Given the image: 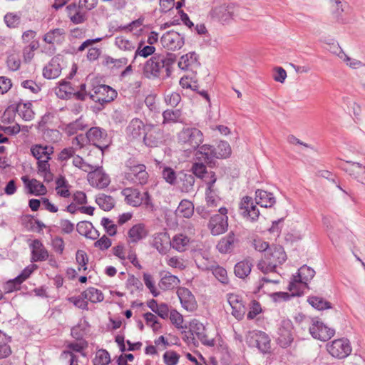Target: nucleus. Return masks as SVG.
Wrapping results in <instances>:
<instances>
[{
    "label": "nucleus",
    "mask_w": 365,
    "mask_h": 365,
    "mask_svg": "<svg viewBox=\"0 0 365 365\" xmlns=\"http://www.w3.org/2000/svg\"><path fill=\"white\" fill-rule=\"evenodd\" d=\"M255 200L262 207L271 208L276 204V197L272 192L258 189L255 191Z\"/></svg>",
    "instance_id": "20"
},
{
    "label": "nucleus",
    "mask_w": 365,
    "mask_h": 365,
    "mask_svg": "<svg viewBox=\"0 0 365 365\" xmlns=\"http://www.w3.org/2000/svg\"><path fill=\"white\" fill-rule=\"evenodd\" d=\"M194 205L188 200H182L176 209L175 213L178 217L190 218L194 214Z\"/></svg>",
    "instance_id": "32"
},
{
    "label": "nucleus",
    "mask_w": 365,
    "mask_h": 365,
    "mask_svg": "<svg viewBox=\"0 0 365 365\" xmlns=\"http://www.w3.org/2000/svg\"><path fill=\"white\" fill-rule=\"evenodd\" d=\"M192 239L183 232L175 234L171 239V247L178 252H185L192 243Z\"/></svg>",
    "instance_id": "22"
},
{
    "label": "nucleus",
    "mask_w": 365,
    "mask_h": 365,
    "mask_svg": "<svg viewBox=\"0 0 365 365\" xmlns=\"http://www.w3.org/2000/svg\"><path fill=\"white\" fill-rule=\"evenodd\" d=\"M227 300L231 308V314L237 320L241 321L244 319L246 307L241 296L230 293L227 295Z\"/></svg>",
    "instance_id": "12"
},
{
    "label": "nucleus",
    "mask_w": 365,
    "mask_h": 365,
    "mask_svg": "<svg viewBox=\"0 0 365 365\" xmlns=\"http://www.w3.org/2000/svg\"><path fill=\"white\" fill-rule=\"evenodd\" d=\"M180 284V280L177 276L168 274L160 279L159 287L161 289L167 291L175 289L178 287Z\"/></svg>",
    "instance_id": "35"
},
{
    "label": "nucleus",
    "mask_w": 365,
    "mask_h": 365,
    "mask_svg": "<svg viewBox=\"0 0 365 365\" xmlns=\"http://www.w3.org/2000/svg\"><path fill=\"white\" fill-rule=\"evenodd\" d=\"M307 302L312 307L317 310H324L331 307L330 302L317 296L309 297Z\"/></svg>",
    "instance_id": "50"
},
{
    "label": "nucleus",
    "mask_w": 365,
    "mask_h": 365,
    "mask_svg": "<svg viewBox=\"0 0 365 365\" xmlns=\"http://www.w3.org/2000/svg\"><path fill=\"white\" fill-rule=\"evenodd\" d=\"M35 36H36L35 31H31V30H29V31H25L23 34V35H22V38H23L24 41H25L26 43H29V42L31 43V51H29L27 58L25 57L26 59H27V60H30V59H31L33 58V56H34L33 51L35 49H36L37 47H38L37 42H33L32 41V40L34 39Z\"/></svg>",
    "instance_id": "53"
},
{
    "label": "nucleus",
    "mask_w": 365,
    "mask_h": 365,
    "mask_svg": "<svg viewBox=\"0 0 365 365\" xmlns=\"http://www.w3.org/2000/svg\"><path fill=\"white\" fill-rule=\"evenodd\" d=\"M56 190L58 195L63 197L70 196L69 185L63 177H59L56 181Z\"/></svg>",
    "instance_id": "52"
},
{
    "label": "nucleus",
    "mask_w": 365,
    "mask_h": 365,
    "mask_svg": "<svg viewBox=\"0 0 365 365\" xmlns=\"http://www.w3.org/2000/svg\"><path fill=\"white\" fill-rule=\"evenodd\" d=\"M305 226L293 227L285 236V241L289 243H293L302 240L304 236Z\"/></svg>",
    "instance_id": "43"
},
{
    "label": "nucleus",
    "mask_w": 365,
    "mask_h": 365,
    "mask_svg": "<svg viewBox=\"0 0 365 365\" xmlns=\"http://www.w3.org/2000/svg\"><path fill=\"white\" fill-rule=\"evenodd\" d=\"M177 295L182 307L187 312H193L197 309V302L195 297L185 287H179L177 290Z\"/></svg>",
    "instance_id": "13"
},
{
    "label": "nucleus",
    "mask_w": 365,
    "mask_h": 365,
    "mask_svg": "<svg viewBox=\"0 0 365 365\" xmlns=\"http://www.w3.org/2000/svg\"><path fill=\"white\" fill-rule=\"evenodd\" d=\"M50 160H43L37 162V173L42 177L44 181L49 182L53 179V175L50 170Z\"/></svg>",
    "instance_id": "42"
},
{
    "label": "nucleus",
    "mask_w": 365,
    "mask_h": 365,
    "mask_svg": "<svg viewBox=\"0 0 365 365\" xmlns=\"http://www.w3.org/2000/svg\"><path fill=\"white\" fill-rule=\"evenodd\" d=\"M212 274L222 284H227L229 282V277L226 269L220 266H216L212 268Z\"/></svg>",
    "instance_id": "62"
},
{
    "label": "nucleus",
    "mask_w": 365,
    "mask_h": 365,
    "mask_svg": "<svg viewBox=\"0 0 365 365\" xmlns=\"http://www.w3.org/2000/svg\"><path fill=\"white\" fill-rule=\"evenodd\" d=\"M110 362V356L106 349H99L96 352L93 359V365H108Z\"/></svg>",
    "instance_id": "51"
},
{
    "label": "nucleus",
    "mask_w": 365,
    "mask_h": 365,
    "mask_svg": "<svg viewBox=\"0 0 365 365\" xmlns=\"http://www.w3.org/2000/svg\"><path fill=\"white\" fill-rule=\"evenodd\" d=\"M262 312L261 304L256 300H252L250 304L249 311L247 318L250 320L255 319L257 315Z\"/></svg>",
    "instance_id": "63"
},
{
    "label": "nucleus",
    "mask_w": 365,
    "mask_h": 365,
    "mask_svg": "<svg viewBox=\"0 0 365 365\" xmlns=\"http://www.w3.org/2000/svg\"><path fill=\"white\" fill-rule=\"evenodd\" d=\"M179 359L180 355L174 351H168L163 354V361L166 365H177Z\"/></svg>",
    "instance_id": "64"
},
{
    "label": "nucleus",
    "mask_w": 365,
    "mask_h": 365,
    "mask_svg": "<svg viewBox=\"0 0 365 365\" xmlns=\"http://www.w3.org/2000/svg\"><path fill=\"white\" fill-rule=\"evenodd\" d=\"M197 149L195 155L198 159H202L207 163L215 158V148L211 145H200Z\"/></svg>",
    "instance_id": "36"
},
{
    "label": "nucleus",
    "mask_w": 365,
    "mask_h": 365,
    "mask_svg": "<svg viewBox=\"0 0 365 365\" xmlns=\"http://www.w3.org/2000/svg\"><path fill=\"white\" fill-rule=\"evenodd\" d=\"M188 329L190 334L198 339L205 336V327L196 319H193L189 322Z\"/></svg>",
    "instance_id": "45"
},
{
    "label": "nucleus",
    "mask_w": 365,
    "mask_h": 365,
    "mask_svg": "<svg viewBox=\"0 0 365 365\" xmlns=\"http://www.w3.org/2000/svg\"><path fill=\"white\" fill-rule=\"evenodd\" d=\"M121 192L125 197V200L130 205L137 207L141 205L147 206L151 205L150 197L148 192H140L137 189L127 187Z\"/></svg>",
    "instance_id": "8"
},
{
    "label": "nucleus",
    "mask_w": 365,
    "mask_h": 365,
    "mask_svg": "<svg viewBox=\"0 0 365 365\" xmlns=\"http://www.w3.org/2000/svg\"><path fill=\"white\" fill-rule=\"evenodd\" d=\"M88 347V342L84 339H81L78 341L70 343L68 344V348L70 351H63L60 356V361L62 364L68 365H73L76 360L75 356L71 351L76 352H81Z\"/></svg>",
    "instance_id": "14"
},
{
    "label": "nucleus",
    "mask_w": 365,
    "mask_h": 365,
    "mask_svg": "<svg viewBox=\"0 0 365 365\" xmlns=\"http://www.w3.org/2000/svg\"><path fill=\"white\" fill-rule=\"evenodd\" d=\"M235 242V237L233 234H230L221 239L217 245V248L221 253L230 252Z\"/></svg>",
    "instance_id": "44"
},
{
    "label": "nucleus",
    "mask_w": 365,
    "mask_h": 365,
    "mask_svg": "<svg viewBox=\"0 0 365 365\" xmlns=\"http://www.w3.org/2000/svg\"><path fill=\"white\" fill-rule=\"evenodd\" d=\"M252 267V264L250 260L243 259L240 261L235 266V274L238 278L245 279L250 274Z\"/></svg>",
    "instance_id": "34"
},
{
    "label": "nucleus",
    "mask_w": 365,
    "mask_h": 365,
    "mask_svg": "<svg viewBox=\"0 0 365 365\" xmlns=\"http://www.w3.org/2000/svg\"><path fill=\"white\" fill-rule=\"evenodd\" d=\"M86 137L91 143L101 149L103 146H108L107 134L99 128H91L87 132Z\"/></svg>",
    "instance_id": "18"
},
{
    "label": "nucleus",
    "mask_w": 365,
    "mask_h": 365,
    "mask_svg": "<svg viewBox=\"0 0 365 365\" xmlns=\"http://www.w3.org/2000/svg\"><path fill=\"white\" fill-rule=\"evenodd\" d=\"M326 350L332 358L342 360L350 356L352 352V346L350 341L343 337L327 344Z\"/></svg>",
    "instance_id": "2"
},
{
    "label": "nucleus",
    "mask_w": 365,
    "mask_h": 365,
    "mask_svg": "<svg viewBox=\"0 0 365 365\" xmlns=\"http://www.w3.org/2000/svg\"><path fill=\"white\" fill-rule=\"evenodd\" d=\"M163 123H177L181 117V111L180 110H166L163 113Z\"/></svg>",
    "instance_id": "58"
},
{
    "label": "nucleus",
    "mask_w": 365,
    "mask_h": 365,
    "mask_svg": "<svg viewBox=\"0 0 365 365\" xmlns=\"http://www.w3.org/2000/svg\"><path fill=\"white\" fill-rule=\"evenodd\" d=\"M231 154L232 149L230 144L227 141H220L217 147L215 148V158H226L230 157Z\"/></svg>",
    "instance_id": "46"
},
{
    "label": "nucleus",
    "mask_w": 365,
    "mask_h": 365,
    "mask_svg": "<svg viewBox=\"0 0 365 365\" xmlns=\"http://www.w3.org/2000/svg\"><path fill=\"white\" fill-rule=\"evenodd\" d=\"M148 174L143 164H135L128 162L124 172V178L130 182L139 184H145L147 182Z\"/></svg>",
    "instance_id": "4"
},
{
    "label": "nucleus",
    "mask_w": 365,
    "mask_h": 365,
    "mask_svg": "<svg viewBox=\"0 0 365 365\" xmlns=\"http://www.w3.org/2000/svg\"><path fill=\"white\" fill-rule=\"evenodd\" d=\"M66 13L70 20L75 24L83 23L86 19V13L76 4H71L66 7Z\"/></svg>",
    "instance_id": "25"
},
{
    "label": "nucleus",
    "mask_w": 365,
    "mask_h": 365,
    "mask_svg": "<svg viewBox=\"0 0 365 365\" xmlns=\"http://www.w3.org/2000/svg\"><path fill=\"white\" fill-rule=\"evenodd\" d=\"M256 341V346L262 352L266 353L270 349V340L267 334L262 331L252 333Z\"/></svg>",
    "instance_id": "33"
},
{
    "label": "nucleus",
    "mask_w": 365,
    "mask_h": 365,
    "mask_svg": "<svg viewBox=\"0 0 365 365\" xmlns=\"http://www.w3.org/2000/svg\"><path fill=\"white\" fill-rule=\"evenodd\" d=\"M155 51V48L153 46H143V41H140L139 46L135 50L134 58H136L138 56L148 58V56L153 54Z\"/></svg>",
    "instance_id": "54"
},
{
    "label": "nucleus",
    "mask_w": 365,
    "mask_h": 365,
    "mask_svg": "<svg viewBox=\"0 0 365 365\" xmlns=\"http://www.w3.org/2000/svg\"><path fill=\"white\" fill-rule=\"evenodd\" d=\"M97 204L104 210H110L114 206V200L110 196L100 195L96 198Z\"/></svg>",
    "instance_id": "57"
},
{
    "label": "nucleus",
    "mask_w": 365,
    "mask_h": 365,
    "mask_svg": "<svg viewBox=\"0 0 365 365\" xmlns=\"http://www.w3.org/2000/svg\"><path fill=\"white\" fill-rule=\"evenodd\" d=\"M198 64V56L195 52H188L182 55L178 61L179 68L185 71L192 70Z\"/></svg>",
    "instance_id": "28"
},
{
    "label": "nucleus",
    "mask_w": 365,
    "mask_h": 365,
    "mask_svg": "<svg viewBox=\"0 0 365 365\" xmlns=\"http://www.w3.org/2000/svg\"><path fill=\"white\" fill-rule=\"evenodd\" d=\"M115 44L119 49L125 51H130L135 48L134 43L124 36H117Z\"/></svg>",
    "instance_id": "56"
},
{
    "label": "nucleus",
    "mask_w": 365,
    "mask_h": 365,
    "mask_svg": "<svg viewBox=\"0 0 365 365\" xmlns=\"http://www.w3.org/2000/svg\"><path fill=\"white\" fill-rule=\"evenodd\" d=\"M56 95L62 99L69 98L71 96L74 95V90L69 82L65 81H61L58 85L55 88Z\"/></svg>",
    "instance_id": "37"
},
{
    "label": "nucleus",
    "mask_w": 365,
    "mask_h": 365,
    "mask_svg": "<svg viewBox=\"0 0 365 365\" xmlns=\"http://www.w3.org/2000/svg\"><path fill=\"white\" fill-rule=\"evenodd\" d=\"M309 331L312 336L317 340L326 341L334 336L335 330L320 321H314L311 324Z\"/></svg>",
    "instance_id": "11"
},
{
    "label": "nucleus",
    "mask_w": 365,
    "mask_h": 365,
    "mask_svg": "<svg viewBox=\"0 0 365 365\" xmlns=\"http://www.w3.org/2000/svg\"><path fill=\"white\" fill-rule=\"evenodd\" d=\"M192 171L197 178L203 179L206 184L210 180V175L215 174L213 172L207 173L205 165L201 163H195L192 165Z\"/></svg>",
    "instance_id": "48"
},
{
    "label": "nucleus",
    "mask_w": 365,
    "mask_h": 365,
    "mask_svg": "<svg viewBox=\"0 0 365 365\" xmlns=\"http://www.w3.org/2000/svg\"><path fill=\"white\" fill-rule=\"evenodd\" d=\"M29 246L31 250V262L44 261L48 257V252L40 240L31 241Z\"/></svg>",
    "instance_id": "24"
},
{
    "label": "nucleus",
    "mask_w": 365,
    "mask_h": 365,
    "mask_svg": "<svg viewBox=\"0 0 365 365\" xmlns=\"http://www.w3.org/2000/svg\"><path fill=\"white\" fill-rule=\"evenodd\" d=\"M178 138L180 143L192 148H197L204 140L202 131L194 128L183 129L179 133Z\"/></svg>",
    "instance_id": "7"
},
{
    "label": "nucleus",
    "mask_w": 365,
    "mask_h": 365,
    "mask_svg": "<svg viewBox=\"0 0 365 365\" xmlns=\"http://www.w3.org/2000/svg\"><path fill=\"white\" fill-rule=\"evenodd\" d=\"M160 73V65L154 58L148 60L144 67V75L148 78L157 77Z\"/></svg>",
    "instance_id": "47"
},
{
    "label": "nucleus",
    "mask_w": 365,
    "mask_h": 365,
    "mask_svg": "<svg viewBox=\"0 0 365 365\" xmlns=\"http://www.w3.org/2000/svg\"><path fill=\"white\" fill-rule=\"evenodd\" d=\"M4 21L8 27H17L21 23V16L16 13L10 12L5 15Z\"/></svg>",
    "instance_id": "61"
},
{
    "label": "nucleus",
    "mask_w": 365,
    "mask_h": 365,
    "mask_svg": "<svg viewBox=\"0 0 365 365\" xmlns=\"http://www.w3.org/2000/svg\"><path fill=\"white\" fill-rule=\"evenodd\" d=\"M152 244L159 253L165 255L171 246V240L167 232H160L153 236Z\"/></svg>",
    "instance_id": "23"
},
{
    "label": "nucleus",
    "mask_w": 365,
    "mask_h": 365,
    "mask_svg": "<svg viewBox=\"0 0 365 365\" xmlns=\"http://www.w3.org/2000/svg\"><path fill=\"white\" fill-rule=\"evenodd\" d=\"M279 282L277 280H271L263 277L254 286L252 292L258 294L262 292L271 297V294L274 292V287Z\"/></svg>",
    "instance_id": "27"
},
{
    "label": "nucleus",
    "mask_w": 365,
    "mask_h": 365,
    "mask_svg": "<svg viewBox=\"0 0 365 365\" xmlns=\"http://www.w3.org/2000/svg\"><path fill=\"white\" fill-rule=\"evenodd\" d=\"M19 116L24 120H31L34 118V112L32 104L30 102L19 103L16 108Z\"/></svg>",
    "instance_id": "40"
},
{
    "label": "nucleus",
    "mask_w": 365,
    "mask_h": 365,
    "mask_svg": "<svg viewBox=\"0 0 365 365\" xmlns=\"http://www.w3.org/2000/svg\"><path fill=\"white\" fill-rule=\"evenodd\" d=\"M217 180L215 174L210 175V180L207 181V190L205 192V202L207 207H215L220 201V197L214 189V184Z\"/></svg>",
    "instance_id": "19"
},
{
    "label": "nucleus",
    "mask_w": 365,
    "mask_h": 365,
    "mask_svg": "<svg viewBox=\"0 0 365 365\" xmlns=\"http://www.w3.org/2000/svg\"><path fill=\"white\" fill-rule=\"evenodd\" d=\"M219 214L214 215L210 220L208 227L213 235L225 233L228 228V210L225 207L219 208Z\"/></svg>",
    "instance_id": "6"
},
{
    "label": "nucleus",
    "mask_w": 365,
    "mask_h": 365,
    "mask_svg": "<svg viewBox=\"0 0 365 365\" xmlns=\"http://www.w3.org/2000/svg\"><path fill=\"white\" fill-rule=\"evenodd\" d=\"M82 296L91 303H99L104 299L103 292L95 287L87 288L82 292Z\"/></svg>",
    "instance_id": "38"
},
{
    "label": "nucleus",
    "mask_w": 365,
    "mask_h": 365,
    "mask_svg": "<svg viewBox=\"0 0 365 365\" xmlns=\"http://www.w3.org/2000/svg\"><path fill=\"white\" fill-rule=\"evenodd\" d=\"M92 91L88 92L90 98L95 102L104 104L114 100L117 96L116 91L111 87L103 85L92 83Z\"/></svg>",
    "instance_id": "3"
},
{
    "label": "nucleus",
    "mask_w": 365,
    "mask_h": 365,
    "mask_svg": "<svg viewBox=\"0 0 365 365\" xmlns=\"http://www.w3.org/2000/svg\"><path fill=\"white\" fill-rule=\"evenodd\" d=\"M65 37V33L61 29H55L49 31L44 35L43 40L48 43H58Z\"/></svg>",
    "instance_id": "41"
},
{
    "label": "nucleus",
    "mask_w": 365,
    "mask_h": 365,
    "mask_svg": "<svg viewBox=\"0 0 365 365\" xmlns=\"http://www.w3.org/2000/svg\"><path fill=\"white\" fill-rule=\"evenodd\" d=\"M287 259V255L284 248L279 245H272L258 262L257 268L265 274L276 273L277 268Z\"/></svg>",
    "instance_id": "1"
},
{
    "label": "nucleus",
    "mask_w": 365,
    "mask_h": 365,
    "mask_svg": "<svg viewBox=\"0 0 365 365\" xmlns=\"http://www.w3.org/2000/svg\"><path fill=\"white\" fill-rule=\"evenodd\" d=\"M256 201L250 196H244L239 203V210L242 217L249 222H256L260 215Z\"/></svg>",
    "instance_id": "5"
},
{
    "label": "nucleus",
    "mask_w": 365,
    "mask_h": 365,
    "mask_svg": "<svg viewBox=\"0 0 365 365\" xmlns=\"http://www.w3.org/2000/svg\"><path fill=\"white\" fill-rule=\"evenodd\" d=\"M21 180L24 184L28 193L36 196L45 195L47 193V188L40 181L36 179H29L28 176L21 177Z\"/></svg>",
    "instance_id": "17"
},
{
    "label": "nucleus",
    "mask_w": 365,
    "mask_h": 365,
    "mask_svg": "<svg viewBox=\"0 0 365 365\" xmlns=\"http://www.w3.org/2000/svg\"><path fill=\"white\" fill-rule=\"evenodd\" d=\"M93 229L92 224L83 221L77 224V230L81 235L88 238H94L95 237L92 235L91 230Z\"/></svg>",
    "instance_id": "59"
},
{
    "label": "nucleus",
    "mask_w": 365,
    "mask_h": 365,
    "mask_svg": "<svg viewBox=\"0 0 365 365\" xmlns=\"http://www.w3.org/2000/svg\"><path fill=\"white\" fill-rule=\"evenodd\" d=\"M144 319L145 324L148 327H150L153 331L156 332L159 331L162 326L157 317L153 313L148 312L144 314Z\"/></svg>",
    "instance_id": "55"
},
{
    "label": "nucleus",
    "mask_w": 365,
    "mask_h": 365,
    "mask_svg": "<svg viewBox=\"0 0 365 365\" xmlns=\"http://www.w3.org/2000/svg\"><path fill=\"white\" fill-rule=\"evenodd\" d=\"M293 324L290 319H283L278 329L276 338L277 344L282 348L289 346L293 342Z\"/></svg>",
    "instance_id": "10"
},
{
    "label": "nucleus",
    "mask_w": 365,
    "mask_h": 365,
    "mask_svg": "<svg viewBox=\"0 0 365 365\" xmlns=\"http://www.w3.org/2000/svg\"><path fill=\"white\" fill-rule=\"evenodd\" d=\"M11 337L0 330V360L8 358L12 353Z\"/></svg>",
    "instance_id": "31"
},
{
    "label": "nucleus",
    "mask_w": 365,
    "mask_h": 365,
    "mask_svg": "<svg viewBox=\"0 0 365 365\" xmlns=\"http://www.w3.org/2000/svg\"><path fill=\"white\" fill-rule=\"evenodd\" d=\"M148 235V231L143 224H136L133 225L128 232V242L130 243H137Z\"/></svg>",
    "instance_id": "29"
},
{
    "label": "nucleus",
    "mask_w": 365,
    "mask_h": 365,
    "mask_svg": "<svg viewBox=\"0 0 365 365\" xmlns=\"http://www.w3.org/2000/svg\"><path fill=\"white\" fill-rule=\"evenodd\" d=\"M307 287V285L299 282V280H296L295 277L293 275L289 284L288 290L290 292L291 297H297L302 295Z\"/></svg>",
    "instance_id": "49"
},
{
    "label": "nucleus",
    "mask_w": 365,
    "mask_h": 365,
    "mask_svg": "<svg viewBox=\"0 0 365 365\" xmlns=\"http://www.w3.org/2000/svg\"><path fill=\"white\" fill-rule=\"evenodd\" d=\"M76 259L78 264V270L79 272L86 271L88 262L87 254L83 250H78L76 254Z\"/></svg>",
    "instance_id": "60"
},
{
    "label": "nucleus",
    "mask_w": 365,
    "mask_h": 365,
    "mask_svg": "<svg viewBox=\"0 0 365 365\" xmlns=\"http://www.w3.org/2000/svg\"><path fill=\"white\" fill-rule=\"evenodd\" d=\"M169 319L172 324L182 333H185L187 327L185 324L183 316L177 310L173 309L170 312Z\"/></svg>",
    "instance_id": "39"
},
{
    "label": "nucleus",
    "mask_w": 365,
    "mask_h": 365,
    "mask_svg": "<svg viewBox=\"0 0 365 365\" xmlns=\"http://www.w3.org/2000/svg\"><path fill=\"white\" fill-rule=\"evenodd\" d=\"M315 275V271L312 267L307 265L302 266L294 274L296 280H299V282L303 283L308 286V283L314 278Z\"/></svg>",
    "instance_id": "30"
},
{
    "label": "nucleus",
    "mask_w": 365,
    "mask_h": 365,
    "mask_svg": "<svg viewBox=\"0 0 365 365\" xmlns=\"http://www.w3.org/2000/svg\"><path fill=\"white\" fill-rule=\"evenodd\" d=\"M61 58L58 56L53 58L43 68V76L47 79L57 78L61 73Z\"/></svg>",
    "instance_id": "21"
},
{
    "label": "nucleus",
    "mask_w": 365,
    "mask_h": 365,
    "mask_svg": "<svg viewBox=\"0 0 365 365\" xmlns=\"http://www.w3.org/2000/svg\"><path fill=\"white\" fill-rule=\"evenodd\" d=\"M345 170L358 183L365 186V165L359 162H349Z\"/></svg>",
    "instance_id": "16"
},
{
    "label": "nucleus",
    "mask_w": 365,
    "mask_h": 365,
    "mask_svg": "<svg viewBox=\"0 0 365 365\" xmlns=\"http://www.w3.org/2000/svg\"><path fill=\"white\" fill-rule=\"evenodd\" d=\"M88 181L94 187L103 189L110 182L109 176L101 168L94 170L88 174Z\"/></svg>",
    "instance_id": "15"
},
{
    "label": "nucleus",
    "mask_w": 365,
    "mask_h": 365,
    "mask_svg": "<svg viewBox=\"0 0 365 365\" xmlns=\"http://www.w3.org/2000/svg\"><path fill=\"white\" fill-rule=\"evenodd\" d=\"M185 34L175 30H170L160 38L162 46L170 51L180 49L185 44Z\"/></svg>",
    "instance_id": "9"
},
{
    "label": "nucleus",
    "mask_w": 365,
    "mask_h": 365,
    "mask_svg": "<svg viewBox=\"0 0 365 365\" xmlns=\"http://www.w3.org/2000/svg\"><path fill=\"white\" fill-rule=\"evenodd\" d=\"M31 153L37 161L51 160V156L53 153V147L35 144L31 147Z\"/></svg>",
    "instance_id": "26"
}]
</instances>
